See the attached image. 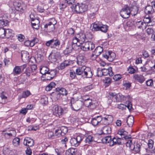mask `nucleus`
<instances>
[{
    "instance_id": "obj_18",
    "label": "nucleus",
    "mask_w": 155,
    "mask_h": 155,
    "mask_svg": "<svg viewBox=\"0 0 155 155\" xmlns=\"http://www.w3.org/2000/svg\"><path fill=\"white\" fill-rule=\"evenodd\" d=\"M81 44V43L79 42V40L77 38V37L76 35H75L72 39V46L73 48H74L75 49H76L77 47L80 45Z\"/></svg>"
},
{
    "instance_id": "obj_11",
    "label": "nucleus",
    "mask_w": 155,
    "mask_h": 155,
    "mask_svg": "<svg viewBox=\"0 0 155 155\" xmlns=\"http://www.w3.org/2000/svg\"><path fill=\"white\" fill-rule=\"evenodd\" d=\"M60 58L59 53L58 52L51 53L49 55L48 58L51 62H55L57 59Z\"/></svg>"
},
{
    "instance_id": "obj_33",
    "label": "nucleus",
    "mask_w": 155,
    "mask_h": 155,
    "mask_svg": "<svg viewBox=\"0 0 155 155\" xmlns=\"http://www.w3.org/2000/svg\"><path fill=\"white\" fill-rule=\"evenodd\" d=\"M21 72V70L19 66H15L14 68L13 71V74L15 75H17L20 74Z\"/></svg>"
},
{
    "instance_id": "obj_10",
    "label": "nucleus",
    "mask_w": 155,
    "mask_h": 155,
    "mask_svg": "<svg viewBox=\"0 0 155 155\" xmlns=\"http://www.w3.org/2000/svg\"><path fill=\"white\" fill-rule=\"evenodd\" d=\"M66 155H81V151L76 148H70L66 150Z\"/></svg>"
},
{
    "instance_id": "obj_3",
    "label": "nucleus",
    "mask_w": 155,
    "mask_h": 155,
    "mask_svg": "<svg viewBox=\"0 0 155 155\" xmlns=\"http://www.w3.org/2000/svg\"><path fill=\"white\" fill-rule=\"evenodd\" d=\"M71 109L74 111H78L82 108L83 103L80 101H75L74 98H72L71 101Z\"/></svg>"
},
{
    "instance_id": "obj_50",
    "label": "nucleus",
    "mask_w": 155,
    "mask_h": 155,
    "mask_svg": "<svg viewBox=\"0 0 155 155\" xmlns=\"http://www.w3.org/2000/svg\"><path fill=\"white\" fill-rule=\"evenodd\" d=\"M40 102L42 104H47L48 103V98L45 96H43L40 100Z\"/></svg>"
},
{
    "instance_id": "obj_48",
    "label": "nucleus",
    "mask_w": 155,
    "mask_h": 155,
    "mask_svg": "<svg viewBox=\"0 0 155 155\" xmlns=\"http://www.w3.org/2000/svg\"><path fill=\"white\" fill-rule=\"evenodd\" d=\"M111 138L110 136H107L105 137L102 139V141L104 142H105L106 143H110L111 144Z\"/></svg>"
},
{
    "instance_id": "obj_31",
    "label": "nucleus",
    "mask_w": 155,
    "mask_h": 155,
    "mask_svg": "<svg viewBox=\"0 0 155 155\" xmlns=\"http://www.w3.org/2000/svg\"><path fill=\"white\" fill-rule=\"evenodd\" d=\"M125 98V96L121 94H117L115 97V101L116 102H121L124 101Z\"/></svg>"
},
{
    "instance_id": "obj_17",
    "label": "nucleus",
    "mask_w": 155,
    "mask_h": 155,
    "mask_svg": "<svg viewBox=\"0 0 155 155\" xmlns=\"http://www.w3.org/2000/svg\"><path fill=\"white\" fill-rule=\"evenodd\" d=\"M23 143L25 146L31 147L33 145L34 141L32 139L28 137H26L24 140Z\"/></svg>"
},
{
    "instance_id": "obj_41",
    "label": "nucleus",
    "mask_w": 155,
    "mask_h": 155,
    "mask_svg": "<svg viewBox=\"0 0 155 155\" xmlns=\"http://www.w3.org/2000/svg\"><path fill=\"white\" fill-rule=\"evenodd\" d=\"M15 6L16 10L18 11H21L23 9V7L21 3L18 2H16L14 5Z\"/></svg>"
},
{
    "instance_id": "obj_12",
    "label": "nucleus",
    "mask_w": 155,
    "mask_h": 155,
    "mask_svg": "<svg viewBox=\"0 0 155 155\" xmlns=\"http://www.w3.org/2000/svg\"><path fill=\"white\" fill-rule=\"evenodd\" d=\"M86 61V58L81 54H79L77 58V64L79 65L84 66Z\"/></svg>"
},
{
    "instance_id": "obj_45",
    "label": "nucleus",
    "mask_w": 155,
    "mask_h": 155,
    "mask_svg": "<svg viewBox=\"0 0 155 155\" xmlns=\"http://www.w3.org/2000/svg\"><path fill=\"white\" fill-rule=\"evenodd\" d=\"M20 139L18 137H15L13 140V144L15 147H17L19 145Z\"/></svg>"
},
{
    "instance_id": "obj_34",
    "label": "nucleus",
    "mask_w": 155,
    "mask_h": 155,
    "mask_svg": "<svg viewBox=\"0 0 155 155\" xmlns=\"http://www.w3.org/2000/svg\"><path fill=\"white\" fill-rule=\"evenodd\" d=\"M39 21L38 19H35V22L31 23V26L33 28L38 30L39 28Z\"/></svg>"
},
{
    "instance_id": "obj_8",
    "label": "nucleus",
    "mask_w": 155,
    "mask_h": 155,
    "mask_svg": "<svg viewBox=\"0 0 155 155\" xmlns=\"http://www.w3.org/2000/svg\"><path fill=\"white\" fill-rule=\"evenodd\" d=\"M113 120L112 116L107 115L104 117H102V124L104 125H108L112 123Z\"/></svg>"
},
{
    "instance_id": "obj_46",
    "label": "nucleus",
    "mask_w": 155,
    "mask_h": 155,
    "mask_svg": "<svg viewBox=\"0 0 155 155\" xmlns=\"http://www.w3.org/2000/svg\"><path fill=\"white\" fill-rule=\"evenodd\" d=\"M83 100H84V104L86 106L88 107L91 104L92 102L91 100L88 97H87V99H86L84 98Z\"/></svg>"
},
{
    "instance_id": "obj_4",
    "label": "nucleus",
    "mask_w": 155,
    "mask_h": 155,
    "mask_svg": "<svg viewBox=\"0 0 155 155\" xmlns=\"http://www.w3.org/2000/svg\"><path fill=\"white\" fill-rule=\"evenodd\" d=\"M52 111L54 115L57 117H59L62 115L64 110L61 106L55 105L52 107Z\"/></svg>"
},
{
    "instance_id": "obj_38",
    "label": "nucleus",
    "mask_w": 155,
    "mask_h": 155,
    "mask_svg": "<svg viewBox=\"0 0 155 155\" xmlns=\"http://www.w3.org/2000/svg\"><path fill=\"white\" fill-rule=\"evenodd\" d=\"M31 94L30 92L27 90L25 91H23L21 94V95L19 96V98L20 99H21L22 98H26L28 97Z\"/></svg>"
},
{
    "instance_id": "obj_44",
    "label": "nucleus",
    "mask_w": 155,
    "mask_h": 155,
    "mask_svg": "<svg viewBox=\"0 0 155 155\" xmlns=\"http://www.w3.org/2000/svg\"><path fill=\"white\" fill-rule=\"evenodd\" d=\"M55 84L54 82H51L47 86L45 90L47 91H50L54 87Z\"/></svg>"
},
{
    "instance_id": "obj_55",
    "label": "nucleus",
    "mask_w": 155,
    "mask_h": 155,
    "mask_svg": "<svg viewBox=\"0 0 155 155\" xmlns=\"http://www.w3.org/2000/svg\"><path fill=\"white\" fill-rule=\"evenodd\" d=\"M5 29L3 28H0V37H5Z\"/></svg>"
},
{
    "instance_id": "obj_52",
    "label": "nucleus",
    "mask_w": 155,
    "mask_h": 155,
    "mask_svg": "<svg viewBox=\"0 0 155 155\" xmlns=\"http://www.w3.org/2000/svg\"><path fill=\"white\" fill-rule=\"evenodd\" d=\"M37 67L36 65H32L31 68V71H32V74L35 75L37 73L36 70L37 69Z\"/></svg>"
},
{
    "instance_id": "obj_25",
    "label": "nucleus",
    "mask_w": 155,
    "mask_h": 155,
    "mask_svg": "<svg viewBox=\"0 0 155 155\" xmlns=\"http://www.w3.org/2000/svg\"><path fill=\"white\" fill-rule=\"evenodd\" d=\"M134 122V118L132 116H129L127 119V123L129 127H131Z\"/></svg>"
},
{
    "instance_id": "obj_26",
    "label": "nucleus",
    "mask_w": 155,
    "mask_h": 155,
    "mask_svg": "<svg viewBox=\"0 0 155 155\" xmlns=\"http://www.w3.org/2000/svg\"><path fill=\"white\" fill-rule=\"evenodd\" d=\"M71 8L72 10L76 12V13H81L80 4L78 3L77 5H73V6L71 7Z\"/></svg>"
},
{
    "instance_id": "obj_21",
    "label": "nucleus",
    "mask_w": 155,
    "mask_h": 155,
    "mask_svg": "<svg viewBox=\"0 0 155 155\" xmlns=\"http://www.w3.org/2000/svg\"><path fill=\"white\" fill-rule=\"evenodd\" d=\"M117 107L121 110H123L126 107H127L128 109L129 110H131L132 108V105L130 102H128V103L126 105L121 104L117 105Z\"/></svg>"
},
{
    "instance_id": "obj_30",
    "label": "nucleus",
    "mask_w": 155,
    "mask_h": 155,
    "mask_svg": "<svg viewBox=\"0 0 155 155\" xmlns=\"http://www.w3.org/2000/svg\"><path fill=\"white\" fill-rule=\"evenodd\" d=\"M81 13L87 11L88 6L86 3H82L80 4Z\"/></svg>"
},
{
    "instance_id": "obj_43",
    "label": "nucleus",
    "mask_w": 155,
    "mask_h": 155,
    "mask_svg": "<svg viewBox=\"0 0 155 155\" xmlns=\"http://www.w3.org/2000/svg\"><path fill=\"white\" fill-rule=\"evenodd\" d=\"M94 140V138L91 135H89L86 137L85 141L86 143H90Z\"/></svg>"
},
{
    "instance_id": "obj_13",
    "label": "nucleus",
    "mask_w": 155,
    "mask_h": 155,
    "mask_svg": "<svg viewBox=\"0 0 155 155\" xmlns=\"http://www.w3.org/2000/svg\"><path fill=\"white\" fill-rule=\"evenodd\" d=\"M21 56L22 61L24 62H27L29 61V56L28 52L23 51L21 53Z\"/></svg>"
},
{
    "instance_id": "obj_20",
    "label": "nucleus",
    "mask_w": 155,
    "mask_h": 155,
    "mask_svg": "<svg viewBox=\"0 0 155 155\" xmlns=\"http://www.w3.org/2000/svg\"><path fill=\"white\" fill-rule=\"evenodd\" d=\"M134 78L135 80L141 83H142L145 80L144 77L140 74H134Z\"/></svg>"
},
{
    "instance_id": "obj_57",
    "label": "nucleus",
    "mask_w": 155,
    "mask_h": 155,
    "mask_svg": "<svg viewBox=\"0 0 155 155\" xmlns=\"http://www.w3.org/2000/svg\"><path fill=\"white\" fill-rule=\"evenodd\" d=\"M132 142V140L131 139H129L126 143V146L127 147H129L131 149L132 146L133 145Z\"/></svg>"
},
{
    "instance_id": "obj_28",
    "label": "nucleus",
    "mask_w": 155,
    "mask_h": 155,
    "mask_svg": "<svg viewBox=\"0 0 155 155\" xmlns=\"http://www.w3.org/2000/svg\"><path fill=\"white\" fill-rule=\"evenodd\" d=\"M102 131L103 134H109L111 132V128L108 126H104L102 129Z\"/></svg>"
},
{
    "instance_id": "obj_51",
    "label": "nucleus",
    "mask_w": 155,
    "mask_h": 155,
    "mask_svg": "<svg viewBox=\"0 0 155 155\" xmlns=\"http://www.w3.org/2000/svg\"><path fill=\"white\" fill-rule=\"evenodd\" d=\"M46 134L49 138H53L54 137V133L53 132L47 130L46 132Z\"/></svg>"
},
{
    "instance_id": "obj_53",
    "label": "nucleus",
    "mask_w": 155,
    "mask_h": 155,
    "mask_svg": "<svg viewBox=\"0 0 155 155\" xmlns=\"http://www.w3.org/2000/svg\"><path fill=\"white\" fill-rule=\"evenodd\" d=\"M146 152L147 153H155V146H153L149 149L146 148Z\"/></svg>"
},
{
    "instance_id": "obj_24",
    "label": "nucleus",
    "mask_w": 155,
    "mask_h": 155,
    "mask_svg": "<svg viewBox=\"0 0 155 155\" xmlns=\"http://www.w3.org/2000/svg\"><path fill=\"white\" fill-rule=\"evenodd\" d=\"M130 15L132 16H135L138 13L139 10L138 8L135 6L130 8Z\"/></svg>"
},
{
    "instance_id": "obj_39",
    "label": "nucleus",
    "mask_w": 155,
    "mask_h": 155,
    "mask_svg": "<svg viewBox=\"0 0 155 155\" xmlns=\"http://www.w3.org/2000/svg\"><path fill=\"white\" fill-rule=\"evenodd\" d=\"M72 49H75V48H73L72 46L69 45L67 46L66 49L64 51V54H67L71 53Z\"/></svg>"
},
{
    "instance_id": "obj_2",
    "label": "nucleus",
    "mask_w": 155,
    "mask_h": 155,
    "mask_svg": "<svg viewBox=\"0 0 155 155\" xmlns=\"http://www.w3.org/2000/svg\"><path fill=\"white\" fill-rule=\"evenodd\" d=\"M108 28V26L103 25L101 22L97 21L94 22L93 24V31H101L103 32L106 33L107 32Z\"/></svg>"
},
{
    "instance_id": "obj_42",
    "label": "nucleus",
    "mask_w": 155,
    "mask_h": 155,
    "mask_svg": "<svg viewBox=\"0 0 155 155\" xmlns=\"http://www.w3.org/2000/svg\"><path fill=\"white\" fill-rule=\"evenodd\" d=\"M15 132L13 130H12L10 132L8 133H5L4 136L5 137L7 138H9L15 135Z\"/></svg>"
},
{
    "instance_id": "obj_9",
    "label": "nucleus",
    "mask_w": 155,
    "mask_h": 155,
    "mask_svg": "<svg viewBox=\"0 0 155 155\" xmlns=\"http://www.w3.org/2000/svg\"><path fill=\"white\" fill-rule=\"evenodd\" d=\"M92 124L94 126L99 125L102 124V117L101 116H97L91 119Z\"/></svg>"
},
{
    "instance_id": "obj_40",
    "label": "nucleus",
    "mask_w": 155,
    "mask_h": 155,
    "mask_svg": "<svg viewBox=\"0 0 155 155\" xmlns=\"http://www.w3.org/2000/svg\"><path fill=\"white\" fill-rule=\"evenodd\" d=\"M51 21H49L48 24H46L45 25V28H48V26H50L52 25L53 27V29H52V30L54 29V25L56 23V22L55 21V19L53 18H52L51 19Z\"/></svg>"
},
{
    "instance_id": "obj_58",
    "label": "nucleus",
    "mask_w": 155,
    "mask_h": 155,
    "mask_svg": "<svg viewBox=\"0 0 155 155\" xmlns=\"http://www.w3.org/2000/svg\"><path fill=\"white\" fill-rule=\"evenodd\" d=\"M24 45L26 46L33 47L34 46V44L31 43V41L27 40L24 42Z\"/></svg>"
},
{
    "instance_id": "obj_36",
    "label": "nucleus",
    "mask_w": 155,
    "mask_h": 155,
    "mask_svg": "<svg viewBox=\"0 0 155 155\" xmlns=\"http://www.w3.org/2000/svg\"><path fill=\"white\" fill-rule=\"evenodd\" d=\"M88 41H87L84 43L80 47L81 50L83 51H88Z\"/></svg>"
},
{
    "instance_id": "obj_60",
    "label": "nucleus",
    "mask_w": 155,
    "mask_h": 155,
    "mask_svg": "<svg viewBox=\"0 0 155 155\" xmlns=\"http://www.w3.org/2000/svg\"><path fill=\"white\" fill-rule=\"evenodd\" d=\"M153 141L151 140H149L148 141V143H147V144L148 145V149H149L151 147H152L153 146Z\"/></svg>"
},
{
    "instance_id": "obj_63",
    "label": "nucleus",
    "mask_w": 155,
    "mask_h": 155,
    "mask_svg": "<svg viewBox=\"0 0 155 155\" xmlns=\"http://www.w3.org/2000/svg\"><path fill=\"white\" fill-rule=\"evenodd\" d=\"M68 141V139L67 137H65L64 139H62L61 141V143L64 145L65 147H66V144Z\"/></svg>"
},
{
    "instance_id": "obj_7",
    "label": "nucleus",
    "mask_w": 155,
    "mask_h": 155,
    "mask_svg": "<svg viewBox=\"0 0 155 155\" xmlns=\"http://www.w3.org/2000/svg\"><path fill=\"white\" fill-rule=\"evenodd\" d=\"M100 73L102 75L106 76L109 75V76H112L113 75L112 71V68L111 67H108V68H103L101 71H98V74Z\"/></svg>"
},
{
    "instance_id": "obj_47",
    "label": "nucleus",
    "mask_w": 155,
    "mask_h": 155,
    "mask_svg": "<svg viewBox=\"0 0 155 155\" xmlns=\"http://www.w3.org/2000/svg\"><path fill=\"white\" fill-rule=\"evenodd\" d=\"M70 142L72 146L75 147H77L79 145L77 142L75 138H71L70 140Z\"/></svg>"
},
{
    "instance_id": "obj_64",
    "label": "nucleus",
    "mask_w": 155,
    "mask_h": 155,
    "mask_svg": "<svg viewBox=\"0 0 155 155\" xmlns=\"http://www.w3.org/2000/svg\"><path fill=\"white\" fill-rule=\"evenodd\" d=\"M145 24L146 23L148 24L150 23L151 21V20L150 17H145V18L143 20Z\"/></svg>"
},
{
    "instance_id": "obj_35",
    "label": "nucleus",
    "mask_w": 155,
    "mask_h": 155,
    "mask_svg": "<svg viewBox=\"0 0 155 155\" xmlns=\"http://www.w3.org/2000/svg\"><path fill=\"white\" fill-rule=\"evenodd\" d=\"M48 71V68L46 67H42L40 69V72L43 75H47Z\"/></svg>"
},
{
    "instance_id": "obj_5",
    "label": "nucleus",
    "mask_w": 155,
    "mask_h": 155,
    "mask_svg": "<svg viewBox=\"0 0 155 155\" xmlns=\"http://www.w3.org/2000/svg\"><path fill=\"white\" fill-rule=\"evenodd\" d=\"M103 57L110 61H112L114 59L116 55L115 54L110 51H106L104 53Z\"/></svg>"
},
{
    "instance_id": "obj_49",
    "label": "nucleus",
    "mask_w": 155,
    "mask_h": 155,
    "mask_svg": "<svg viewBox=\"0 0 155 155\" xmlns=\"http://www.w3.org/2000/svg\"><path fill=\"white\" fill-rule=\"evenodd\" d=\"M8 21L7 20L0 19V26H7L8 25Z\"/></svg>"
},
{
    "instance_id": "obj_32",
    "label": "nucleus",
    "mask_w": 155,
    "mask_h": 155,
    "mask_svg": "<svg viewBox=\"0 0 155 155\" xmlns=\"http://www.w3.org/2000/svg\"><path fill=\"white\" fill-rule=\"evenodd\" d=\"M144 12L146 14H150L153 13L154 10L152 6L148 5L146 7Z\"/></svg>"
},
{
    "instance_id": "obj_62",
    "label": "nucleus",
    "mask_w": 155,
    "mask_h": 155,
    "mask_svg": "<svg viewBox=\"0 0 155 155\" xmlns=\"http://www.w3.org/2000/svg\"><path fill=\"white\" fill-rule=\"evenodd\" d=\"M146 84L147 86H151L153 84V81L152 79H150L147 81L146 82Z\"/></svg>"
},
{
    "instance_id": "obj_1",
    "label": "nucleus",
    "mask_w": 155,
    "mask_h": 155,
    "mask_svg": "<svg viewBox=\"0 0 155 155\" xmlns=\"http://www.w3.org/2000/svg\"><path fill=\"white\" fill-rule=\"evenodd\" d=\"M76 74L81 75L84 78H91L93 75L90 68L83 66L78 67L75 70Z\"/></svg>"
},
{
    "instance_id": "obj_23",
    "label": "nucleus",
    "mask_w": 155,
    "mask_h": 155,
    "mask_svg": "<svg viewBox=\"0 0 155 155\" xmlns=\"http://www.w3.org/2000/svg\"><path fill=\"white\" fill-rule=\"evenodd\" d=\"M56 74L55 71L54 70H51L50 71H48L47 75V79L48 80L52 79L54 78Z\"/></svg>"
},
{
    "instance_id": "obj_19",
    "label": "nucleus",
    "mask_w": 155,
    "mask_h": 155,
    "mask_svg": "<svg viewBox=\"0 0 155 155\" xmlns=\"http://www.w3.org/2000/svg\"><path fill=\"white\" fill-rule=\"evenodd\" d=\"M134 25L135 27L143 30L145 29L146 27V24L141 21L136 22Z\"/></svg>"
},
{
    "instance_id": "obj_61",
    "label": "nucleus",
    "mask_w": 155,
    "mask_h": 155,
    "mask_svg": "<svg viewBox=\"0 0 155 155\" xmlns=\"http://www.w3.org/2000/svg\"><path fill=\"white\" fill-rule=\"evenodd\" d=\"M122 78L121 75L119 74L115 75L113 77V79L116 81L120 80Z\"/></svg>"
},
{
    "instance_id": "obj_22",
    "label": "nucleus",
    "mask_w": 155,
    "mask_h": 155,
    "mask_svg": "<svg viewBox=\"0 0 155 155\" xmlns=\"http://www.w3.org/2000/svg\"><path fill=\"white\" fill-rule=\"evenodd\" d=\"M78 38L79 42L81 44L85 41V39L86 38V35L82 33L79 34H77L76 35Z\"/></svg>"
},
{
    "instance_id": "obj_14",
    "label": "nucleus",
    "mask_w": 155,
    "mask_h": 155,
    "mask_svg": "<svg viewBox=\"0 0 155 155\" xmlns=\"http://www.w3.org/2000/svg\"><path fill=\"white\" fill-rule=\"evenodd\" d=\"M67 128L65 127H61L60 129L56 130L55 131V134L58 137L61 136H63L67 132Z\"/></svg>"
},
{
    "instance_id": "obj_59",
    "label": "nucleus",
    "mask_w": 155,
    "mask_h": 155,
    "mask_svg": "<svg viewBox=\"0 0 155 155\" xmlns=\"http://www.w3.org/2000/svg\"><path fill=\"white\" fill-rule=\"evenodd\" d=\"M54 45L53 47H51V48H55L56 46H59L60 45V41L57 39L54 40Z\"/></svg>"
},
{
    "instance_id": "obj_56",
    "label": "nucleus",
    "mask_w": 155,
    "mask_h": 155,
    "mask_svg": "<svg viewBox=\"0 0 155 155\" xmlns=\"http://www.w3.org/2000/svg\"><path fill=\"white\" fill-rule=\"evenodd\" d=\"M84 138V137L83 136L78 135V136L75 139L77 140V142L78 143L79 145L80 144L81 142L82 141Z\"/></svg>"
},
{
    "instance_id": "obj_37",
    "label": "nucleus",
    "mask_w": 155,
    "mask_h": 155,
    "mask_svg": "<svg viewBox=\"0 0 155 155\" xmlns=\"http://www.w3.org/2000/svg\"><path fill=\"white\" fill-rule=\"evenodd\" d=\"M12 35V31L10 29H5V37L9 38Z\"/></svg>"
},
{
    "instance_id": "obj_29",
    "label": "nucleus",
    "mask_w": 155,
    "mask_h": 155,
    "mask_svg": "<svg viewBox=\"0 0 155 155\" xmlns=\"http://www.w3.org/2000/svg\"><path fill=\"white\" fill-rule=\"evenodd\" d=\"M3 153L5 155H13L14 153L13 150H10L6 147L4 149Z\"/></svg>"
},
{
    "instance_id": "obj_16",
    "label": "nucleus",
    "mask_w": 155,
    "mask_h": 155,
    "mask_svg": "<svg viewBox=\"0 0 155 155\" xmlns=\"http://www.w3.org/2000/svg\"><path fill=\"white\" fill-rule=\"evenodd\" d=\"M131 147V150H133L136 153L140 152L141 149V145L137 143H134Z\"/></svg>"
},
{
    "instance_id": "obj_27",
    "label": "nucleus",
    "mask_w": 155,
    "mask_h": 155,
    "mask_svg": "<svg viewBox=\"0 0 155 155\" xmlns=\"http://www.w3.org/2000/svg\"><path fill=\"white\" fill-rule=\"evenodd\" d=\"M103 51V48L101 47L98 46L93 51L96 56L100 55Z\"/></svg>"
},
{
    "instance_id": "obj_15",
    "label": "nucleus",
    "mask_w": 155,
    "mask_h": 155,
    "mask_svg": "<svg viewBox=\"0 0 155 155\" xmlns=\"http://www.w3.org/2000/svg\"><path fill=\"white\" fill-rule=\"evenodd\" d=\"M68 94V92L64 88H61L59 90V93L58 92L54 94V96L56 97V99H58L60 96V94L63 95H67Z\"/></svg>"
},
{
    "instance_id": "obj_54",
    "label": "nucleus",
    "mask_w": 155,
    "mask_h": 155,
    "mask_svg": "<svg viewBox=\"0 0 155 155\" xmlns=\"http://www.w3.org/2000/svg\"><path fill=\"white\" fill-rule=\"evenodd\" d=\"M88 51H91L95 48V45L92 42L88 41Z\"/></svg>"
},
{
    "instance_id": "obj_6",
    "label": "nucleus",
    "mask_w": 155,
    "mask_h": 155,
    "mask_svg": "<svg viewBox=\"0 0 155 155\" xmlns=\"http://www.w3.org/2000/svg\"><path fill=\"white\" fill-rule=\"evenodd\" d=\"M130 8L127 6L123 8L120 11V14L121 16L124 18H128L130 16Z\"/></svg>"
}]
</instances>
